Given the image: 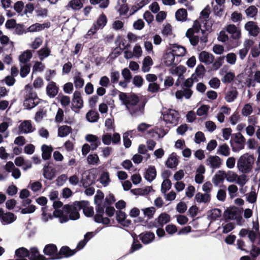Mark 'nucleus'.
<instances>
[{
  "mask_svg": "<svg viewBox=\"0 0 260 260\" xmlns=\"http://www.w3.org/2000/svg\"><path fill=\"white\" fill-rule=\"evenodd\" d=\"M119 98L132 116L138 117L143 114L145 104L140 101L137 95H127L125 93L120 92Z\"/></svg>",
  "mask_w": 260,
  "mask_h": 260,
  "instance_id": "1",
  "label": "nucleus"
},
{
  "mask_svg": "<svg viewBox=\"0 0 260 260\" xmlns=\"http://www.w3.org/2000/svg\"><path fill=\"white\" fill-rule=\"evenodd\" d=\"M186 36L193 46H196L200 43L202 47H204L208 41L207 35L204 30L201 29L199 21H195L192 27L187 30Z\"/></svg>",
  "mask_w": 260,
  "mask_h": 260,
  "instance_id": "2",
  "label": "nucleus"
},
{
  "mask_svg": "<svg viewBox=\"0 0 260 260\" xmlns=\"http://www.w3.org/2000/svg\"><path fill=\"white\" fill-rule=\"evenodd\" d=\"M88 204L89 202L87 201H75L72 205H64L63 210L69 215L70 219L75 220L80 218L79 211Z\"/></svg>",
  "mask_w": 260,
  "mask_h": 260,
  "instance_id": "3",
  "label": "nucleus"
},
{
  "mask_svg": "<svg viewBox=\"0 0 260 260\" xmlns=\"http://www.w3.org/2000/svg\"><path fill=\"white\" fill-rule=\"evenodd\" d=\"M254 161L255 158L253 155H248V153L244 154L238 159L237 167L243 173H249L251 171Z\"/></svg>",
  "mask_w": 260,
  "mask_h": 260,
  "instance_id": "4",
  "label": "nucleus"
},
{
  "mask_svg": "<svg viewBox=\"0 0 260 260\" xmlns=\"http://www.w3.org/2000/svg\"><path fill=\"white\" fill-rule=\"evenodd\" d=\"M162 116L160 119L167 124H171L172 126H175L178 124L180 119L179 113L174 109H164L161 112Z\"/></svg>",
  "mask_w": 260,
  "mask_h": 260,
  "instance_id": "5",
  "label": "nucleus"
},
{
  "mask_svg": "<svg viewBox=\"0 0 260 260\" xmlns=\"http://www.w3.org/2000/svg\"><path fill=\"white\" fill-rule=\"evenodd\" d=\"M168 128H164L158 125L155 126L154 128L150 130L148 133V138H152L153 139H148L147 141V146H155L156 143L154 140H158L159 138L164 137L168 133Z\"/></svg>",
  "mask_w": 260,
  "mask_h": 260,
  "instance_id": "6",
  "label": "nucleus"
},
{
  "mask_svg": "<svg viewBox=\"0 0 260 260\" xmlns=\"http://www.w3.org/2000/svg\"><path fill=\"white\" fill-rule=\"evenodd\" d=\"M193 84V80L191 78H188L182 84V88L177 90L176 92V97L177 99L181 100L183 97L189 99L192 94V91L190 89Z\"/></svg>",
  "mask_w": 260,
  "mask_h": 260,
  "instance_id": "7",
  "label": "nucleus"
},
{
  "mask_svg": "<svg viewBox=\"0 0 260 260\" xmlns=\"http://www.w3.org/2000/svg\"><path fill=\"white\" fill-rule=\"evenodd\" d=\"M83 107V101L80 91H75L73 94L71 109L76 113H79Z\"/></svg>",
  "mask_w": 260,
  "mask_h": 260,
  "instance_id": "8",
  "label": "nucleus"
},
{
  "mask_svg": "<svg viewBox=\"0 0 260 260\" xmlns=\"http://www.w3.org/2000/svg\"><path fill=\"white\" fill-rule=\"evenodd\" d=\"M39 98L35 92L30 89L26 95L23 105L28 109H31L39 104Z\"/></svg>",
  "mask_w": 260,
  "mask_h": 260,
  "instance_id": "9",
  "label": "nucleus"
},
{
  "mask_svg": "<svg viewBox=\"0 0 260 260\" xmlns=\"http://www.w3.org/2000/svg\"><path fill=\"white\" fill-rule=\"evenodd\" d=\"M120 136L118 133H115L113 136L109 133L104 134L102 137V140L104 145H109L111 143L113 145H118L120 142Z\"/></svg>",
  "mask_w": 260,
  "mask_h": 260,
  "instance_id": "10",
  "label": "nucleus"
},
{
  "mask_svg": "<svg viewBox=\"0 0 260 260\" xmlns=\"http://www.w3.org/2000/svg\"><path fill=\"white\" fill-rule=\"evenodd\" d=\"M58 249L55 244H48L46 245L43 249V253L45 255L48 256L49 257L48 260H56V257L58 255Z\"/></svg>",
  "mask_w": 260,
  "mask_h": 260,
  "instance_id": "11",
  "label": "nucleus"
},
{
  "mask_svg": "<svg viewBox=\"0 0 260 260\" xmlns=\"http://www.w3.org/2000/svg\"><path fill=\"white\" fill-rule=\"evenodd\" d=\"M35 129V126L32 125L31 121L29 120L23 121L18 126V132L19 134L31 133L34 132Z\"/></svg>",
  "mask_w": 260,
  "mask_h": 260,
  "instance_id": "12",
  "label": "nucleus"
},
{
  "mask_svg": "<svg viewBox=\"0 0 260 260\" xmlns=\"http://www.w3.org/2000/svg\"><path fill=\"white\" fill-rule=\"evenodd\" d=\"M95 178L96 175L94 173L88 171L85 172L82 174L81 182L84 188H87L94 183Z\"/></svg>",
  "mask_w": 260,
  "mask_h": 260,
  "instance_id": "13",
  "label": "nucleus"
},
{
  "mask_svg": "<svg viewBox=\"0 0 260 260\" xmlns=\"http://www.w3.org/2000/svg\"><path fill=\"white\" fill-rule=\"evenodd\" d=\"M77 252L76 249H71L67 246H62L58 252L56 258L60 259L63 258H68L74 255Z\"/></svg>",
  "mask_w": 260,
  "mask_h": 260,
  "instance_id": "14",
  "label": "nucleus"
},
{
  "mask_svg": "<svg viewBox=\"0 0 260 260\" xmlns=\"http://www.w3.org/2000/svg\"><path fill=\"white\" fill-rule=\"evenodd\" d=\"M245 29L248 32L250 36L256 37L259 32V28L254 21H248L244 26Z\"/></svg>",
  "mask_w": 260,
  "mask_h": 260,
  "instance_id": "15",
  "label": "nucleus"
},
{
  "mask_svg": "<svg viewBox=\"0 0 260 260\" xmlns=\"http://www.w3.org/2000/svg\"><path fill=\"white\" fill-rule=\"evenodd\" d=\"M28 258L29 260H48L44 255L40 253L38 248L37 247L30 248Z\"/></svg>",
  "mask_w": 260,
  "mask_h": 260,
  "instance_id": "16",
  "label": "nucleus"
},
{
  "mask_svg": "<svg viewBox=\"0 0 260 260\" xmlns=\"http://www.w3.org/2000/svg\"><path fill=\"white\" fill-rule=\"evenodd\" d=\"M55 169L50 166L49 162H47L43 168V176L44 177L49 180H52L55 176Z\"/></svg>",
  "mask_w": 260,
  "mask_h": 260,
  "instance_id": "17",
  "label": "nucleus"
},
{
  "mask_svg": "<svg viewBox=\"0 0 260 260\" xmlns=\"http://www.w3.org/2000/svg\"><path fill=\"white\" fill-rule=\"evenodd\" d=\"M240 211L238 207H233L228 208L224 212L223 216L224 218L226 219H234L237 218V216L239 215Z\"/></svg>",
  "mask_w": 260,
  "mask_h": 260,
  "instance_id": "18",
  "label": "nucleus"
},
{
  "mask_svg": "<svg viewBox=\"0 0 260 260\" xmlns=\"http://www.w3.org/2000/svg\"><path fill=\"white\" fill-rule=\"evenodd\" d=\"M59 88L55 82L50 81L46 87V93L50 98H54L58 93Z\"/></svg>",
  "mask_w": 260,
  "mask_h": 260,
  "instance_id": "19",
  "label": "nucleus"
},
{
  "mask_svg": "<svg viewBox=\"0 0 260 260\" xmlns=\"http://www.w3.org/2000/svg\"><path fill=\"white\" fill-rule=\"evenodd\" d=\"M199 60L201 62L209 65L211 64L214 60V56L211 53L203 51L199 54Z\"/></svg>",
  "mask_w": 260,
  "mask_h": 260,
  "instance_id": "20",
  "label": "nucleus"
},
{
  "mask_svg": "<svg viewBox=\"0 0 260 260\" xmlns=\"http://www.w3.org/2000/svg\"><path fill=\"white\" fill-rule=\"evenodd\" d=\"M226 31L229 32L231 35V37L235 40L239 39L241 38V31L239 28H238L234 24H229L226 26Z\"/></svg>",
  "mask_w": 260,
  "mask_h": 260,
  "instance_id": "21",
  "label": "nucleus"
},
{
  "mask_svg": "<svg viewBox=\"0 0 260 260\" xmlns=\"http://www.w3.org/2000/svg\"><path fill=\"white\" fill-rule=\"evenodd\" d=\"M220 74L221 75H224L221 78V81L223 83H230L232 82L235 77L234 73L231 72H227L224 67L220 70Z\"/></svg>",
  "mask_w": 260,
  "mask_h": 260,
  "instance_id": "22",
  "label": "nucleus"
},
{
  "mask_svg": "<svg viewBox=\"0 0 260 260\" xmlns=\"http://www.w3.org/2000/svg\"><path fill=\"white\" fill-rule=\"evenodd\" d=\"M139 237L143 243L147 244L154 240L155 235L151 232H145L140 234Z\"/></svg>",
  "mask_w": 260,
  "mask_h": 260,
  "instance_id": "23",
  "label": "nucleus"
},
{
  "mask_svg": "<svg viewBox=\"0 0 260 260\" xmlns=\"http://www.w3.org/2000/svg\"><path fill=\"white\" fill-rule=\"evenodd\" d=\"M238 94L237 89L235 87H231L225 93V100L228 103L233 102L237 99Z\"/></svg>",
  "mask_w": 260,
  "mask_h": 260,
  "instance_id": "24",
  "label": "nucleus"
},
{
  "mask_svg": "<svg viewBox=\"0 0 260 260\" xmlns=\"http://www.w3.org/2000/svg\"><path fill=\"white\" fill-rule=\"evenodd\" d=\"M156 171L154 166H150L146 170L144 177L149 182L152 181L156 177Z\"/></svg>",
  "mask_w": 260,
  "mask_h": 260,
  "instance_id": "25",
  "label": "nucleus"
},
{
  "mask_svg": "<svg viewBox=\"0 0 260 260\" xmlns=\"http://www.w3.org/2000/svg\"><path fill=\"white\" fill-rule=\"evenodd\" d=\"M137 132L135 130H132L125 132L123 135V141L124 146H131L132 142L131 138H132L135 135Z\"/></svg>",
  "mask_w": 260,
  "mask_h": 260,
  "instance_id": "26",
  "label": "nucleus"
},
{
  "mask_svg": "<svg viewBox=\"0 0 260 260\" xmlns=\"http://www.w3.org/2000/svg\"><path fill=\"white\" fill-rule=\"evenodd\" d=\"M156 219L159 227L162 228L165 224L170 222V216L166 213H162Z\"/></svg>",
  "mask_w": 260,
  "mask_h": 260,
  "instance_id": "27",
  "label": "nucleus"
},
{
  "mask_svg": "<svg viewBox=\"0 0 260 260\" xmlns=\"http://www.w3.org/2000/svg\"><path fill=\"white\" fill-rule=\"evenodd\" d=\"M31 51L27 50L23 52L19 57L20 64L29 63L28 62L32 57Z\"/></svg>",
  "mask_w": 260,
  "mask_h": 260,
  "instance_id": "28",
  "label": "nucleus"
},
{
  "mask_svg": "<svg viewBox=\"0 0 260 260\" xmlns=\"http://www.w3.org/2000/svg\"><path fill=\"white\" fill-rule=\"evenodd\" d=\"M74 83L76 88H81L84 84V80L82 78L81 73L79 72H77L74 77H73Z\"/></svg>",
  "mask_w": 260,
  "mask_h": 260,
  "instance_id": "29",
  "label": "nucleus"
},
{
  "mask_svg": "<svg viewBox=\"0 0 260 260\" xmlns=\"http://www.w3.org/2000/svg\"><path fill=\"white\" fill-rule=\"evenodd\" d=\"M186 72V69L182 66L176 67H172L170 69V72L173 75H177L179 79H184L183 74Z\"/></svg>",
  "mask_w": 260,
  "mask_h": 260,
  "instance_id": "30",
  "label": "nucleus"
},
{
  "mask_svg": "<svg viewBox=\"0 0 260 260\" xmlns=\"http://www.w3.org/2000/svg\"><path fill=\"white\" fill-rule=\"evenodd\" d=\"M195 200L199 203H209L211 200V195L209 193L198 192L195 196Z\"/></svg>",
  "mask_w": 260,
  "mask_h": 260,
  "instance_id": "31",
  "label": "nucleus"
},
{
  "mask_svg": "<svg viewBox=\"0 0 260 260\" xmlns=\"http://www.w3.org/2000/svg\"><path fill=\"white\" fill-rule=\"evenodd\" d=\"M225 172L219 170L218 174H216L212 179V182L215 185L218 186L221 182H223L225 178Z\"/></svg>",
  "mask_w": 260,
  "mask_h": 260,
  "instance_id": "32",
  "label": "nucleus"
},
{
  "mask_svg": "<svg viewBox=\"0 0 260 260\" xmlns=\"http://www.w3.org/2000/svg\"><path fill=\"white\" fill-rule=\"evenodd\" d=\"M175 56L172 52L166 53L164 55V62L166 66L169 67L176 64Z\"/></svg>",
  "mask_w": 260,
  "mask_h": 260,
  "instance_id": "33",
  "label": "nucleus"
},
{
  "mask_svg": "<svg viewBox=\"0 0 260 260\" xmlns=\"http://www.w3.org/2000/svg\"><path fill=\"white\" fill-rule=\"evenodd\" d=\"M150 0H142L140 2L133 6L130 10L129 15H132L135 14L137 11L148 4Z\"/></svg>",
  "mask_w": 260,
  "mask_h": 260,
  "instance_id": "34",
  "label": "nucleus"
},
{
  "mask_svg": "<svg viewBox=\"0 0 260 260\" xmlns=\"http://www.w3.org/2000/svg\"><path fill=\"white\" fill-rule=\"evenodd\" d=\"M152 64L153 61L151 57L149 56L145 57L143 61L142 71L145 73L149 72Z\"/></svg>",
  "mask_w": 260,
  "mask_h": 260,
  "instance_id": "35",
  "label": "nucleus"
},
{
  "mask_svg": "<svg viewBox=\"0 0 260 260\" xmlns=\"http://www.w3.org/2000/svg\"><path fill=\"white\" fill-rule=\"evenodd\" d=\"M152 189L151 186H147L144 188H136L131 190V192L135 195L145 196L149 193Z\"/></svg>",
  "mask_w": 260,
  "mask_h": 260,
  "instance_id": "36",
  "label": "nucleus"
},
{
  "mask_svg": "<svg viewBox=\"0 0 260 260\" xmlns=\"http://www.w3.org/2000/svg\"><path fill=\"white\" fill-rule=\"evenodd\" d=\"M171 52L175 56L180 57L185 55L186 50L185 48L182 46L175 45L173 47Z\"/></svg>",
  "mask_w": 260,
  "mask_h": 260,
  "instance_id": "37",
  "label": "nucleus"
},
{
  "mask_svg": "<svg viewBox=\"0 0 260 260\" xmlns=\"http://www.w3.org/2000/svg\"><path fill=\"white\" fill-rule=\"evenodd\" d=\"M83 7L81 0H71L67 6V9L70 8L73 10H79Z\"/></svg>",
  "mask_w": 260,
  "mask_h": 260,
  "instance_id": "38",
  "label": "nucleus"
},
{
  "mask_svg": "<svg viewBox=\"0 0 260 260\" xmlns=\"http://www.w3.org/2000/svg\"><path fill=\"white\" fill-rule=\"evenodd\" d=\"M49 25L48 23L40 24L36 23L30 25L28 28V31L35 32L37 31L41 30L44 29L45 27H48Z\"/></svg>",
  "mask_w": 260,
  "mask_h": 260,
  "instance_id": "39",
  "label": "nucleus"
},
{
  "mask_svg": "<svg viewBox=\"0 0 260 260\" xmlns=\"http://www.w3.org/2000/svg\"><path fill=\"white\" fill-rule=\"evenodd\" d=\"M107 23V17L104 13H102L100 15L96 23L94 24L96 25V28L99 29L103 28L106 25Z\"/></svg>",
  "mask_w": 260,
  "mask_h": 260,
  "instance_id": "40",
  "label": "nucleus"
},
{
  "mask_svg": "<svg viewBox=\"0 0 260 260\" xmlns=\"http://www.w3.org/2000/svg\"><path fill=\"white\" fill-rule=\"evenodd\" d=\"M16 219V216L14 214L11 212H7L4 214L1 221L3 223L9 224L14 221Z\"/></svg>",
  "mask_w": 260,
  "mask_h": 260,
  "instance_id": "41",
  "label": "nucleus"
},
{
  "mask_svg": "<svg viewBox=\"0 0 260 260\" xmlns=\"http://www.w3.org/2000/svg\"><path fill=\"white\" fill-rule=\"evenodd\" d=\"M86 118L88 121L90 122H95L99 119V115L97 112L90 110L86 114Z\"/></svg>",
  "mask_w": 260,
  "mask_h": 260,
  "instance_id": "42",
  "label": "nucleus"
},
{
  "mask_svg": "<svg viewBox=\"0 0 260 260\" xmlns=\"http://www.w3.org/2000/svg\"><path fill=\"white\" fill-rule=\"evenodd\" d=\"M178 164V160L175 156L172 154L168 158L166 162V166L170 168L173 169L176 168Z\"/></svg>",
  "mask_w": 260,
  "mask_h": 260,
  "instance_id": "43",
  "label": "nucleus"
},
{
  "mask_svg": "<svg viewBox=\"0 0 260 260\" xmlns=\"http://www.w3.org/2000/svg\"><path fill=\"white\" fill-rule=\"evenodd\" d=\"M20 75L22 78H25L27 76V75L29 74L30 70V64L26 63V64H20Z\"/></svg>",
  "mask_w": 260,
  "mask_h": 260,
  "instance_id": "44",
  "label": "nucleus"
},
{
  "mask_svg": "<svg viewBox=\"0 0 260 260\" xmlns=\"http://www.w3.org/2000/svg\"><path fill=\"white\" fill-rule=\"evenodd\" d=\"M207 161L213 168H218L220 166V158L218 156H210Z\"/></svg>",
  "mask_w": 260,
  "mask_h": 260,
  "instance_id": "45",
  "label": "nucleus"
},
{
  "mask_svg": "<svg viewBox=\"0 0 260 260\" xmlns=\"http://www.w3.org/2000/svg\"><path fill=\"white\" fill-rule=\"evenodd\" d=\"M187 11L184 9H180L177 11L175 14L176 19L178 21L185 20L187 18Z\"/></svg>",
  "mask_w": 260,
  "mask_h": 260,
  "instance_id": "46",
  "label": "nucleus"
},
{
  "mask_svg": "<svg viewBox=\"0 0 260 260\" xmlns=\"http://www.w3.org/2000/svg\"><path fill=\"white\" fill-rule=\"evenodd\" d=\"M225 56H221L217 57L212 63V68L214 70H218L223 64Z\"/></svg>",
  "mask_w": 260,
  "mask_h": 260,
  "instance_id": "47",
  "label": "nucleus"
},
{
  "mask_svg": "<svg viewBox=\"0 0 260 260\" xmlns=\"http://www.w3.org/2000/svg\"><path fill=\"white\" fill-rule=\"evenodd\" d=\"M71 129H72L70 126L63 125L58 128V135L61 137H66L71 132Z\"/></svg>",
  "mask_w": 260,
  "mask_h": 260,
  "instance_id": "48",
  "label": "nucleus"
},
{
  "mask_svg": "<svg viewBox=\"0 0 260 260\" xmlns=\"http://www.w3.org/2000/svg\"><path fill=\"white\" fill-rule=\"evenodd\" d=\"M47 111L44 109H40L35 114L34 120L36 122H40L43 118L46 117Z\"/></svg>",
  "mask_w": 260,
  "mask_h": 260,
  "instance_id": "49",
  "label": "nucleus"
},
{
  "mask_svg": "<svg viewBox=\"0 0 260 260\" xmlns=\"http://www.w3.org/2000/svg\"><path fill=\"white\" fill-rule=\"evenodd\" d=\"M245 12L247 17L254 18L257 15L258 10L255 6L252 5L247 8Z\"/></svg>",
  "mask_w": 260,
  "mask_h": 260,
  "instance_id": "50",
  "label": "nucleus"
},
{
  "mask_svg": "<svg viewBox=\"0 0 260 260\" xmlns=\"http://www.w3.org/2000/svg\"><path fill=\"white\" fill-rule=\"evenodd\" d=\"M234 141L238 144L244 146L245 143V139L240 133L235 134L232 136Z\"/></svg>",
  "mask_w": 260,
  "mask_h": 260,
  "instance_id": "51",
  "label": "nucleus"
},
{
  "mask_svg": "<svg viewBox=\"0 0 260 260\" xmlns=\"http://www.w3.org/2000/svg\"><path fill=\"white\" fill-rule=\"evenodd\" d=\"M42 151V156L44 160L49 159L51 156L53 147H41Z\"/></svg>",
  "mask_w": 260,
  "mask_h": 260,
  "instance_id": "52",
  "label": "nucleus"
},
{
  "mask_svg": "<svg viewBox=\"0 0 260 260\" xmlns=\"http://www.w3.org/2000/svg\"><path fill=\"white\" fill-rule=\"evenodd\" d=\"M0 43L4 47L7 45H9L11 47H13V43L10 42L9 38L7 36L4 35L1 30H0Z\"/></svg>",
  "mask_w": 260,
  "mask_h": 260,
  "instance_id": "53",
  "label": "nucleus"
},
{
  "mask_svg": "<svg viewBox=\"0 0 260 260\" xmlns=\"http://www.w3.org/2000/svg\"><path fill=\"white\" fill-rule=\"evenodd\" d=\"M142 211L143 212L145 216L147 217L148 219H151L153 217L156 209L154 207H151L142 209Z\"/></svg>",
  "mask_w": 260,
  "mask_h": 260,
  "instance_id": "54",
  "label": "nucleus"
},
{
  "mask_svg": "<svg viewBox=\"0 0 260 260\" xmlns=\"http://www.w3.org/2000/svg\"><path fill=\"white\" fill-rule=\"evenodd\" d=\"M86 140L90 143H93L95 146L101 145V139L97 136L93 135H87L86 136Z\"/></svg>",
  "mask_w": 260,
  "mask_h": 260,
  "instance_id": "55",
  "label": "nucleus"
},
{
  "mask_svg": "<svg viewBox=\"0 0 260 260\" xmlns=\"http://www.w3.org/2000/svg\"><path fill=\"white\" fill-rule=\"evenodd\" d=\"M40 59L42 61L45 58L48 57L50 53V50L48 48H43L38 51Z\"/></svg>",
  "mask_w": 260,
  "mask_h": 260,
  "instance_id": "56",
  "label": "nucleus"
},
{
  "mask_svg": "<svg viewBox=\"0 0 260 260\" xmlns=\"http://www.w3.org/2000/svg\"><path fill=\"white\" fill-rule=\"evenodd\" d=\"M100 182L104 186H107L110 182L109 174L108 172H103L100 177Z\"/></svg>",
  "mask_w": 260,
  "mask_h": 260,
  "instance_id": "57",
  "label": "nucleus"
},
{
  "mask_svg": "<svg viewBox=\"0 0 260 260\" xmlns=\"http://www.w3.org/2000/svg\"><path fill=\"white\" fill-rule=\"evenodd\" d=\"M250 254L252 260H255L258 255H260V248L257 247L254 244H252L251 249L250 251Z\"/></svg>",
  "mask_w": 260,
  "mask_h": 260,
  "instance_id": "58",
  "label": "nucleus"
},
{
  "mask_svg": "<svg viewBox=\"0 0 260 260\" xmlns=\"http://www.w3.org/2000/svg\"><path fill=\"white\" fill-rule=\"evenodd\" d=\"M209 107L207 105H202L197 111V114L200 116H206L208 114Z\"/></svg>",
  "mask_w": 260,
  "mask_h": 260,
  "instance_id": "59",
  "label": "nucleus"
},
{
  "mask_svg": "<svg viewBox=\"0 0 260 260\" xmlns=\"http://www.w3.org/2000/svg\"><path fill=\"white\" fill-rule=\"evenodd\" d=\"M172 186V183L170 179L164 180L161 184V191L162 193H165L167 190H169Z\"/></svg>",
  "mask_w": 260,
  "mask_h": 260,
  "instance_id": "60",
  "label": "nucleus"
},
{
  "mask_svg": "<svg viewBox=\"0 0 260 260\" xmlns=\"http://www.w3.org/2000/svg\"><path fill=\"white\" fill-rule=\"evenodd\" d=\"M210 217L213 220H215L221 215V211L218 208H214L210 210Z\"/></svg>",
  "mask_w": 260,
  "mask_h": 260,
  "instance_id": "61",
  "label": "nucleus"
},
{
  "mask_svg": "<svg viewBox=\"0 0 260 260\" xmlns=\"http://www.w3.org/2000/svg\"><path fill=\"white\" fill-rule=\"evenodd\" d=\"M210 13V9L207 7L205 8L201 13V16L199 18V21L203 22L204 21L206 22L209 18Z\"/></svg>",
  "mask_w": 260,
  "mask_h": 260,
  "instance_id": "62",
  "label": "nucleus"
},
{
  "mask_svg": "<svg viewBox=\"0 0 260 260\" xmlns=\"http://www.w3.org/2000/svg\"><path fill=\"white\" fill-rule=\"evenodd\" d=\"M120 78V73L117 71H112L110 73L111 82L112 84L118 83Z\"/></svg>",
  "mask_w": 260,
  "mask_h": 260,
  "instance_id": "63",
  "label": "nucleus"
},
{
  "mask_svg": "<svg viewBox=\"0 0 260 260\" xmlns=\"http://www.w3.org/2000/svg\"><path fill=\"white\" fill-rule=\"evenodd\" d=\"M126 216V213L121 210L116 211V219L120 224L125 219Z\"/></svg>",
  "mask_w": 260,
  "mask_h": 260,
  "instance_id": "64",
  "label": "nucleus"
}]
</instances>
